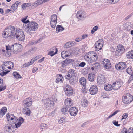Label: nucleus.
I'll return each mask as SVG.
<instances>
[{"instance_id":"1","label":"nucleus","mask_w":133,"mask_h":133,"mask_svg":"<svg viewBox=\"0 0 133 133\" xmlns=\"http://www.w3.org/2000/svg\"><path fill=\"white\" fill-rule=\"evenodd\" d=\"M14 26H10L5 29L3 33V38H6L9 37L11 38L15 37L16 31Z\"/></svg>"},{"instance_id":"2","label":"nucleus","mask_w":133,"mask_h":133,"mask_svg":"<svg viewBox=\"0 0 133 133\" xmlns=\"http://www.w3.org/2000/svg\"><path fill=\"white\" fill-rule=\"evenodd\" d=\"M84 57L85 60L89 63H91L97 61L98 59L97 54L93 51L86 54Z\"/></svg>"},{"instance_id":"3","label":"nucleus","mask_w":133,"mask_h":133,"mask_svg":"<svg viewBox=\"0 0 133 133\" xmlns=\"http://www.w3.org/2000/svg\"><path fill=\"white\" fill-rule=\"evenodd\" d=\"M38 27V24L37 23L35 22H32L29 23L26 28L25 31L28 34L31 35L34 33Z\"/></svg>"},{"instance_id":"4","label":"nucleus","mask_w":133,"mask_h":133,"mask_svg":"<svg viewBox=\"0 0 133 133\" xmlns=\"http://www.w3.org/2000/svg\"><path fill=\"white\" fill-rule=\"evenodd\" d=\"M15 35L17 39L20 41H23L25 39V35L23 31L21 29L16 30Z\"/></svg>"},{"instance_id":"5","label":"nucleus","mask_w":133,"mask_h":133,"mask_svg":"<svg viewBox=\"0 0 133 133\" xmlns=\"http://www.w3.org/2000/svg\"><path fill=\"white\" fill-rule=\"evenodd\" d=\"M104 41L102 39H99L96 42L95 44V50L98 51L101 49L103 45Z\"/></svg>"},{"instance_id":"6","label":"nucleus","mask_w":133,"mask_h":133,"mask_svg":"<svg viewBox=\"0 0 133 133\" xmlns=\"http://www.w3.org/2000/svg\"><path fill=\"white\" fill-rule=\"evenodd\" d=\"M122 101L125 104L130 103L133 100V97L129 93H128L122 98Z\"/></svg>"},{"instance_id":"7","label":"nucleus","mask_w":133,"mask_h":133,"mask_svg":"<svg viewBox=\"0 0 133 133\" xmlns=\"http://www.w3.org/2000/svg\"><path fill=\"white\" fill-rule=\"evenodd\" d=\"M124 47L121 45H119L117 46L116 51L115 53V55L117 56L121 55L124 51Z\"/></svg>"},{"instance_id":"8","label":"nucleus","mask_w":133,"mask_h":133,"mask_svg":"<svg viewBox=\"0 0 133 133\" xmlns=\"http://www.w3.org/2000/svg\"><path fill=\"white\" fill-rule=\"evenodd\" d=\"M5 130L6 132L8 133H13L15 130L13 123L12 124H10L6 125L5 127Z\"/></svg>"},{"instance_id":"9","label":"nucleus","mask_w":133,"mask_h":133,"mask_svg":"<svg viewBox=\"0 0 133 133\" xmlns=\"http://www.w3.org/2000/svg\"><path fill=\"white\" fill-rule=\"evenodd\" d=\"M68 74L65 76L67 79H70L75 76L76 71L73 69H71L68 71Z\"/></svg>"},{"instance_id":"10","label":"nucleus","mask_w":133,"mask_h":133,"mask_svg":"<svg viewBox=\"0 0 133 133\" xmlns=\"http://www.w3.org/2000/svg\"><path fill=\"white\" fill-rule=\"evenodd\" d=\"M127 65L125 62H121L118 64H116L115 67L117 70H120L125 69L127 67Z\"/></svg>"},{"instance_id":"11","label":"nucleus","mask_w":133,"mask_h":133,"mask_svg":"<svg viewBox=\"0 0 133 133\" xmlns=\"http://www.w3.org/2000/svg\"><path fill=\"white\" fill-rule=\"evenodd\" d=\"M104 68L107 69H109L111 66V64L109 60L105 59L102 62V63Z\"/></svg>"},{"instance_id":"12","label":"nucleus","mask_w":133,"mask_h":133,"mask_svg":"<svg viewBox=\"0 0 133 133\" xmlns=\"http://www.w3.org/2000/svg\"><path fill=\"white\" fill-rule=\"evenodd\" d=\"M97 83L100 85L104 84L106 82L104 77L102 75L98 76L97 77Z\"/></svg>"},{"instance_id":"13","label":"nucleus","mask_w":133,"mask_h":133,"mask_svg":"<svg viewBox=\"0 0 133 133\" xmlns=\"http://www.w3.org/2000/svg\"><path fill=\"white\" fill-rule=\"evenodd\" d=\"M65 92L66 94L68 96L71 95L73 94L72 88L69 85H67L65 88Z\"/></svg>"},{"instance_id":"14","label":"nucleus","mask_w":133,"mask_h":133,"mask_svg":"<svg viewBox=\"0 0 133 133\" xmlns=\"http://www.w3.org/2000/svg\"><path fill=\"white\" fill-rule=\"evenodd\" d=\"M54 104V102L49 98H47L44 101V105L46 108L52 107Z\"/></svg>"},{"instance_id":"15","label":"nucleus","mask_w":133,"mask_h":133,"mask_svg":"<svg viewBox=\"0 0 133 133\" xmlns=\"http://www.w3.org/2000/svg\"><path fill=\"white\" fill-rule=\"evenodd\" d=\"M17 121L16 120V122H15L14 123V126H15V127L16 128H17L19 127L22 123H23L24 121V120L23 118L22 117H20L19 118V119H17Z\"/></svg>"},{"instance_id":"16","label":"nucleus","mask_w":133,"mask_h":133,"mask_svg":"<svg viewBox=\"0 0 133 133\" xmlns=\"http://www.w3.org/2000/svg\"><path fill=\"white\" fill-rule=\"evenodd\" d=\"M23 104L25 106L29 107L32 104V102L31 98H26L23 101Z\"/></svg>"},{"instance_id":"17","label":"nucleus","mask_w":133,"mask_h":133,"mask_svg":"<svg viewBox=\"0 0 133 133\" xmlns=\"http://www.w3.org/2000/svg\"><path fill=\"white\" fill-rule=\"evenodd\" d=\"M85 13L82 11H79L76 14V16L78 19H81L84 18L85 17Z\"/></svg>"},{"instance_id":"18","label":"nucleus","mask_w":133,"mask_h":133,"mask_svg":"<svg viewBox=\"0 0 133 133\" xmlns=\"http://www.w3.org/2000/svg\"><path fill=\"white\" fill-rule=\"evenodd\" d=\"M89 91L90 94L91 95H94L97 93L98 89L97 86L96 85H93L91 86Z\"/></svg>"},{"instance_id":"19","label":"nucleus","mask_w":133,"mask_h":133,"mask_svg":"<svg viewBox=\"0 0 133 133\" xmlns=\"http://www.w3.org/2000/svg\"><path fill=\"white\" fill-rule=\"evenodd\" d=\"M77 108L75 107H72L69 109V112L71 116H75L78 112Z\"/></svg>"},{"instance_id":"20","label":"nucleus","mask_w":133,"mask_h":133,"mask_svg":"<svg viewBox=\"0 0 133 133\" xmlns=\"http://www.w3.org/2000/svg\"><path fill=\"white\" fill-rule=\"evenodd\" d=\"M61 56L63 58L65 59L66 57H69L71 56V53L69 51H64L61 52Z\"/></svg>"},{"instance_id":"21","label":"nucleus","mask_w":133,"mask_h":133,"mask_svg":"<svg viewBox=\"0 0 133 133\" xmlns=\"http://www.w3.org/2000/svg\"><path fill=\"white\" fill-rule=\"evenodd\" d=\"M121 86V83L119 82H116L112 84L113 89L115 90L118 89Z\"/></svg>"},{"instance_id":"22","label":"nucleus","mask_w":133,"mask_h":133,"mask_svg":"<svg viewBox=\"0 0 133 133\" xmlns=\"http://www.w3.org/2000/svg\"><path fill=\"white\" fill-rule=\"evenodd\" d=\"M63 81V78L61 74H58L56 76V82L57 83H62Z\"/></svg>"},{"instance_id":"23","label":"nucleus","mask_w":133,"mask_h":133,"mask_svg":"<svg viewBox=\"0 0 133 133\" xmlns=\"http://www.w3.org/2000/svg\"><path fill=\"white\" fill-rule=\"evenodd\" d=\"M6 118L7 119L8 121H9L10 120H13L14 119V120H16L17 118L13 114H10L9 113H8L6 114Z\"/></svg>"},{"instance_id":"24","label":"nucleus","mask_w":133,"mask_h":133,"mask_svg":"<svg viewBox=\"0 0 133 133\" xmlns=\"http://www.w3.org/2000/svg\"><path fill=\"white\" fill-rule=\"evenodd\" d=\"M21 3V1H18L16 2L12 5L11 7V8L13 11L16 10L17 8L18 5Z\"/></svg>"},{"instance_id":"25","label":"nucleus","mask_w":133,"mask_h":133,"mask_svg":"<svg viewBox=\"0 0 133 133\" xmlns=\"http://www.w3.org/2000/svg\"><path fill=\"white\" fill-rule=\"evenodd\" d=\"M65 103L66 105V107L69 108L72 105V103L71 102V100L70 98H67L65 99Z\"/></svg>"},{"instance_id":"26","label":"nucleus","mask_w":133,"mask_h":133,"mask_svg":"<svg viewBox=\"0 0 133 133\" xmlns=\"http://www.w3.org/2000/svg\"><path fill=\"white\" fill-rule=\"evenodd\" d=\"M89 103V102L86 98H83L82 100L81 104L83 107H85L88 105Z\"/></svg>"},{"instance_id":"27","label":"nucleus","mask_w":133,"mask_h":133,"mask_svg":"<svg viewBox=\"0 0 133 133\" xmlns=\"http://www.w3.org/2000/svg\"><path fill=\"white\" fill-rule=\"evenodd\" d=\"M43 3L42 0H37L34 3H32V5L35 7H36Z\"/></svg>"},{"instance_id":"28","label":"nucleus","mask_w":133,"mask_h":133,"mask_svg":"<svg viewBox=\"0 0 133 133\" xmlns=\"http://www.w3.org/2000/svg\"><path fill=\"white\" fill-rule=\"evenodd\" d=\"M7 108L6 107H2L0 110V117H2L7 112Z\"/></svg>"},{"instance_id":"29","label":"nucleus","mask_w":133,"mask_h":133,"mask_svg":"<svg viewBox=\"0 0 133 133\" xmlns=\"http://www.w3.org/2000/svg\"><path fill=\"white\" fill-rule=\"evenodd\" d=\"M104 89L107 91H110L113 89L112 85L109 84H106L105 85Z\"/></svg>"},{"instance_id":"30","label":"nucleus","mask_w":133,"mask_h":133,"mask_svg":"<svg viewBox=\"0 0 133 133\" xmlns=\"http://www.w3.org/2000/svg\"><path fill=\"white\" fill-rule=\"evenodd\" d=\"M23 110L24 113L25 115L28 116L30 115L31 113V111L30 110V109L29 108L27 107H24L23 108Z\"/></svg>"},{"instance_id":"31","label":"nucleus","mask_w":133,"mask_h":133,"mask_svg":"<svg viewBox=\"0 0 133 133\" xmlns=\"http://www.w3.org/2000/svg\"><path fill=\"white\" fill-rule=\"evenodd\" d=\"M35 61V59L33 58H32L31 61L28 62L27 63L22 65V67H26L29 66L30 65H31Z\"/></svg>"},{"instance_id":"32","label":"nucleus","mask_w":133,"mask_h":133,"mask_svg":"<svg viewBox=\"0 0 133 133\" xmlns=\"http://www.w3.org/2000/svg\"><path fill=\"white\" fill-rule=\"evenodd\" d=\"M79 82L81 85L84 87L86 84V81L85 78L84 77H81L80 79Z\"/></svg>"},{"instance_id":"33","label":"nucleus","mask_w":133,"mask_h":133,"mask_svg":"<svg viewBox=\"0 0 133 133\" xmlns=\"http://www.w3.org/2000/svg\"><path fill=\"white\" fill-rule=\"evenodd\" d=\"M93 66L91 67V69L92 70L94 69H96L100 67V64L98 62L94 63L92 65Z\"/></svg>"},{"instance_id":"34","label":"nucleus","mask_w":133,"mask_h":133,"mask_svg":"<svg viewBox=\"0 0 133 133\" xmlns=\"http://www.w3.org/2000/svg\"><path fill=\"white\" fill-rule=\"evenodd\" d=\"M75 43V42H68L65 44L64 45V48H68L74 45Z\"/></svg>"},{"instance_id":"35","label":"nucleus","mask_w":133,"mask_h":133,"mask_svg":"<svg viewBox=\"0 0 133 133\" xmlns=\"http://www.w3.org/2000/svg\"><path fill=\"white\" fill-rule=\"evenodd\" d=\"M126 55L128 58L133 59V50H131L127 52Z\"/></svg>"},{"instance_id":"36","label":"nucleus","mask_w":133,"mask_h":133,"mask_svg":"<svg viewBox=\"0 0 133 133\" xmlns=\"http://www.w3.org/2000/svg\"><path fill=\"white\" fill-rule=\"evenodd\" d=\"M16 45L13 44L11 46L9 45L8 46H6V50H10L11 51H12V49H14V48H15L17 47V46Z\"/></svg>"},{"instance_id":"37","label":"nucleus","mask_w":133,"mask_h":133,"mask_svg":"<svg viewBox=\"0 0 133 133\" xmlns=\"http://www.w3.org/2000/svg\"><path fill=\"white\" fill-rule=\"evenodd\" d=\"M88 77L90 81H93L94 78V75L92 73H90L88 75Z\"/></svg>"},{"instance_id":"38","label":"nucleus","mask_w":133,"mask_h":133,"mask_svg":"<svg viewBox=\"0 0 133 133\" xmlns=\"http://www.w3.org/2000/svg\"><path fill=\"white\" fill-rule=\"evenodd\" d=\"M61 111L62 113L64 114H67L69 112L68 108L66 107H63L62 108Z\"/></svg>"},{"instance_id":"39","label":"nucleus","mask_w":133,"mask_h":133,"mask_svg":"<svg viewBox=\"0 0 133 133\" xmlns=\"http://www.w3.org/2000/svg\"><path fill=\"white\" fill-rule=\"evenodd\" d=\"M64 29V28L62 27L61 25H58L57 26L56 30L58 32L61 31Z\"/></svg>"},{"instance_id":"40","label":"nucleus","mask_w":133,"mask_h":133,"mask_svg":"<svg viewBox=\"0 0 133 133\" xmlns=\"http://www.w3.org/2000/svg\"><path fill=\"white\" fill-rule=\"evenodd\" d=\"M13 76L16 79H18L21 78V77L20 74L16 72H14L13 73Z\"/></svg>"},{"instance_id":"41","label":"nucleus","mask_w":133,"mask_h":133,"mask_svg":"<svg viewBox=\"0 0 133 133\" xmlns=\"http://www.w3.org/2000/svg\"><path fill=\"white\" fill-rule=\"evenodd\" d=\"M69 63V61L68 60H66L62 62V66L63 67H64L68 65Z\"/></svg>"},{"instance_id":"42","label":"nucleus","mask_w":133,"mask_h":133,"mask_svg":"<svg viewBox=\"0 0 133 133\" xmlns=\"http://www.w3.org/2000/svg\"><path fill=\"white\" fill-rule=\"evenodd\" d=\"M27 16H25L24 17H23L21 19V21L23 23L25 24H27L29 22V20H27L26 21V20L27 19Z\"/></svg>"},{"instance_id":"43","label":"nucleus","mask_w":133,"mask_h":133,"mask_svg":"<svg viewBox=\"0 0 133 133\" xmlns=\"http://www.w3.org/2000/svg\"><path fill=\"white\" fill-rule=\"evenodd\" d=\"M55 50L56 51V52L54 53V52L53 51H51L50 52H49L48 53V55H50L51 56H52L56 54V53H57V48H55Z\"/></svg>"},{"instance_id":"44","label":"nucleus","mask_w":133,"mask_h":133,"mask_svg":"<svg viewBox=\"0 0 133 133\" xmlns=\"http://www.w3.org/2000/svg\"><path fill=\"white\" fill-rule=\"evenodd\" d=\"M126 72L129 74H131L132 72V69L131 67L130 66L128 68L126 69Z\"/></svg>"},{"instance_id":"45","label":"nucleus","mask_w":133,"mask_h":133,"mask_svg":"<svg viewBox=\"0 0 133 133\" xmlns=\"http://www.w3.org/2000/svg\"><path fill=\"white\" fill-rule=\"evenodd\" d=\"M57 15L56 14H54L51 16V21H57Z\"/></svg>"},{"instance_id":"46","label":"nucleus","mask_w":133,"mask_h":133,"mask_svg":"<svg viewBox=\"0 0 133 133\" xmlns=\"http://www.w3.org/2000/svg\"><path fill=\"white\" fill-rule=\"evenodd\" d=\"M14 45H17V47L15 48H14V49H12V51H11L13 52L14 53L17 54L18 52H19L17 49V48H18V44L15 43L14 44Z\"/></svg>"},{"instance_id":"47","label":"nucleus","mask_w":133,"mask_h":133,"mask_svg":"<svg viewBox=\"0 0 133 133\" xmlns=\"http://www.w3.org/2000/svg\"><path fill=\"white\" fill-rule=\"evenodd\" d=\"M57 23V21H50V24L51 27L54 28H55L56 27Z\"/></svg>"},{"instance_id":"48","label":"nucleus","mask_w":133,"mask_h":133,"mask_svg":"<svg viewBox=\"0 0 133 133\" xmlns=\"http://www.w3.org/2000/svg\"><path fill=\"white\" fill-rule=\"evenodd\" d=\"M40 127L41 129H46L48 127L46 124L43 123L41 124Z\"/></svg>"},{"instance_id":"49","label":"nucleus","mask_w":133,"mask_h":133,"mask_svg":"<svg viewBox=\"0 0 133 133\" xmlns=\"http://www.w3.org/2000/svg\"><path fill=\"white\" fill-rule=\"evenodd\" d=\"M119 111L118 110H117L115 112H114L111 115H110L107 118V119H108L112 117V116H113L114 115H115V114H116Z\"/></svg>"},{"instance_id":"50","label":"nucleus","mask_w":133,"mask_h":133,"mask_svg":"<svg viewBox=\"0 0 133 133\" xmlns=\"http://www.w3.org/2000/svg\"><path fill=\"white\" fill-rule=\"evenodd\" d=\"M98 29V27L97 26H94L92 30L91 31V33L92 34H93L94 32L97 31Z\"/></svg>"},{"instance_id":"51","label":"nucleus","mask_w":133,"mask_h":133,"mask_svg":"<svg viewBox=\"0 0 133 133\" xmlns=\"http://www.w3.org/2000/svg\"><path fill=\"white\" fill-rule=\"evenodd\" d=\"M120 0H108L109 2L111 4H115L118 2Z\"/></svg>"},{"instance_id":"52","label":"nucleus","mask_w":133,"mask_h":133,"mask_svg":"<svg viewBox=\"0 0 133 133\" xmlns=\"http://www.w3.org/2000/svg\"><path fill=\"white\" fill-rule=\"evenodd\" d=\"M18 47L17 48V49L18 50V51L19 52H21L22 51L23 49L22 46L21 44H18Z\"/></svg>"},{"instance_id":"53","label":"nucleus","mask_w":133,"mask_h":133,"mask_svg":"<svg viewBox=\"0 0 133 133\" xmlns=\"http://www.w3.org/2000/svg\"><path fill=\"white\" fill-rule=\"evenodd\" d=\"M65 119L64 118H62L59 120L58 122L59 124H61L65 122Z\"/></svg>"},{"instance_id":"54","label":"nucleus","mask_w":133,"mask_h":133,"mask_svg":"<svg viewBox=\"0 0 133 133\" xmlns=\"http://www.w3.org/2000/svg\"><path fill=\"white\" fill-rule=\"evenodd\" d=\"M3 83L1 84L0 85V92L6 89V86H4V87L2 86V85Z\"/></svg>"},{"instance_id":"55","label":"nucleus","mask_w":133,"mask_h":133,"mask_svg":"<svg viewBox=\"0 0 133 133\" xmlns=\"http://www.w3.org/2000/svg\"><path fill=\"white\" fill-rule=\"evenodd\" d=\"M4 64L5 65V64H11L12 65V68H13V67H14V64L13 63L11 62V61H8V62H4ZM11 66V65H10V66Z\"/></svg>"},{"instance_id":"56","label":"nucleus","mask_w":133,"mask_h":133,"mask_svg":"<svg viewBox=\"0 0 133 133\" xmlns=\"http://www.w3.org/2000/svg\"><path fill=\"white\" fill-rule=\"evenodd\" d=\"M2 71L1 72H0V75L2 77L6 75L8 72V71L4 72V71Z\"/></svg>"},{"instance_id":"57","label":"nucleus","mask_w":133,"mask_h":133,"mask_svg":"<svg viewBox=\"0 0 133 133\" xmlns=\"http://www.w3.org/2000/svg\"><path fill=\"white\" fill-rule=\"evenodd\" d=\"M128 114L127 113H124L122 116V119H125L128 117Z\"/></svg>"},{"instance_id":"58","label":"nucleus","mask_w":133,"mask_h":133,"mask_svg":"<svg viewBox=\"0 0 133 133\" xmlns=\"http://www.w3.org/2000/svg\"><path fill=\"white\" fill-rule=\"evenodd\" d=\"M113 123L114 125L117 126H119L120 124H118V121H116L115 120H114L112 122Z\"/></svg>"},{"instance_id":"59","label":"nucleus","mask_w":133,"mask_h":133,"mask_svg":"<svg viewBox=\"0 0 133 133\" xmlns=\"http://www.w3.org/2000/svg\"><path fill=\"white\" fill-rule=\"evenodd\" d=\"M86 65V63L84 62H82L78 65V66L82 67H84Z\"/></svg>"},{"instance_id":"60","label":"nucleus","mask_w":133,"mask_h":133,"mask_svg":"<svg viewBox=\"0 0 133 133\" xmlns=\"http://www.w3.org/2000/svg\"><path fill=\"white\" fill-rule=\"evenodd\" d=\"M133 80V75H131L128 81V83H129L131 81Z\"/></svg>"},{"instance_id":"61","label":"nucleus","mask_w":133,"mask_h":133,"mask_svg":"<svg viewBox=\"0 0 133 133\" xmlns=\"http://www.w3.org/2000/svg\"><path fill=\"white\" fill-rule=\"evenodd\" d=\"M133 128H130L128 130V133H133Z\"/></svg>"},{"instance_id":"62","label":"nucleus","mask_w":133,"mask_h":133,"mask_svg":"<svg viewBox=\"0 0 133 133\" xmlns=\"http://www.w3.org/2000/svg\"><path fill=\"white\" fill-rule=\"evenodd\" d=\"M22 8L23 9H26L27 7V6L26 5L25 3H23L21 5Z\"/></svg>"},{"instance_id":"63","label":"nucleus","mask_w":133,"mask_h":133,"mask_svg":"<svg viewBox=\"0 0 133 133\" xmlns=\"http://www.w3.org/2000/svg\"><path fill=\"white\" fill-rule=\"evenodd\" d=\"M81 91L83 93H85L86 92V91L85 88L84 87L82 88Z\"/></svg>"},{"instance_id":"64","label":"nucleus","mask_w":133,"mask_h":133,"mask_svg":"<svg viewBox=\"0 0 133 133\" xmlns=\"http://www.w3.org/2000/svg\"><path fill=\"white\" fill-rule=\"evenodd\" d=\"M38 69L36 67H34L33 68L32 70V72L33 73H34Z\"/></svg>"}]
</instances>
